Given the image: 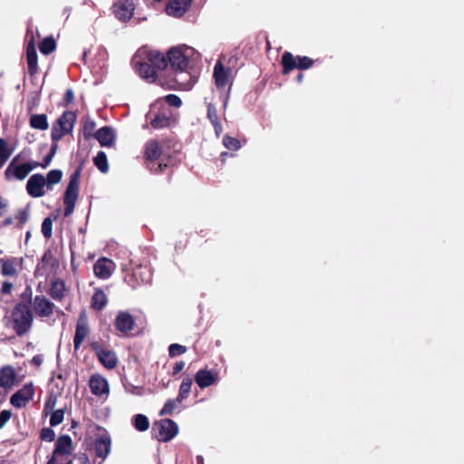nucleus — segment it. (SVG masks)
Instances as JSON below:
<instances>
[{
    "instance_id": "nucleus-1",
    "label": "nucleus",
    "mask_w": 464,
    "mask_h": 464,
    "mask_svg": "<svg viewBox=\"0 0 464 464\" xmlns=\"http://www.w3.org/2000/svg\"><path fill=\"white\" fill-rule=\"evenodd\" d=\"M33 313L27 304L17 303L11 314L12 328L18 336L28 333L33 324Z\"/></svg>"
},
{
    "instance_id": "nucleus-2",
    "label": "nucleus",
    "mask_w": 464,
    "mask_h": 464,
    "mask_svg": "<svg viewBox=\"0 0 464 464\" xmlns=\"http://www.w3.org/2000/svg\"><path fill=\"white\" fill-rule=\"evenodd\" d=\"M81 173L82 167L79 166L70 176V179L63 196V216L65 218L71 216L74 210L75 204L79 197Z\"/></svg>"
},
{
    "instance_id": "nucleus-3",
    "label": "nucleus",
    "mask_w": 464,
    "mask_h": 464,
    "mask_svg": "<svg viewBox=\"0 0 464 464\" xmlns=\"http://www.w3.org/2000/svg\"><path fill=\"white\" fill-rule=\"evenodd\" d=\"M193 48L187 45L172 47L168 52V66L175 72H183L188 65V57Z\"/></svg>"
},
{
    "instance_id": "nucleus-4",
    "label": "nucleus",
    "mask_w": 464,
    "mask_h": 464,
    "mask_svg": "<svg viewBox=\"0 0 464 464\" xmlns=\"http://www.w3.org/2000/svg\"><path fill=\"white\" fill-rule=\"evenodd\" d=\"M76 114L73 111H64L53 123L51 132L52 140L58 142L63 136L72 131L76 122Z\"/></svg>"
},
{
    "instance_id": "nucleus-5",
    "label": "nucleus",
    "mask_w": 464,
    "mask_h": 464,
    "mask_svg": "<svg viewBox=\"0 0 464 464\" xmlns=\"http://www.w3.org/2000/svg\"><path fill=\"white\" fill-rule=\"evenodd\" d=\"M179 432L178 424L171 419L155 421L151 429V437L161 442L171 440Z\"/></svg>"
},
{
    "instance_id": "nucleus-6",
    "label": "nucleus",
    "mask_w": 464,
    "mask_h": 464,
    "mask_svg": "<svg viewBox=\"0 0 464 464\" xmlns=\"http://www.w3.org/2000/svg\"><path fill=\"white\" fill-rule=\"evenodd\" d=\"M314 63V61L308 56H294L292 53L285 51L281 58L282 73L286 75L295 69L306 70L311 68Z\"/></svg>"
},
{
    "instance_id": "nucleus-7",
    "label": "nucleus",
    "mask_w": 464,
    "mask_h": 464,
    "mask_svg": "<svg viewBox=\"0 0 464 464\" xmlns=\"http://www.w3.org/2000/svg\"><path fill=\"white\" fill-rule=\"evenodd\" d=\"M231 72V68H226L221 62H218L214 66L213 77L215 80L216 87L219 91H224L226 86L229 84L227 93L226 95L224 102V107H226L227 104L228 95L232 85V83H229V76Z\"/></svg>"
},
{
    "instance_id": "nucleus-8",
    "label": "nucleus",
    "mask_w": 464,
    "mask_h": 464,
    "mask_svg": "<svg viewBox=\"0 0 464 464\" xmlns=\"http://www.w3.org/2000/svg\"><path fill=\"white\" fill-rule=\"evenodd\" d=\"M92 350L96 353V356L105 368L109 370L114 369L118 364V357L114 351L104 348L98 342L91 343Z\"/></svg>"
},
{
    "instance_id": "nucleus-9",
    "label": "nucleus",
    "mask_w": 464,
    "mask_h": 464,
    "mask_svg": "<svg viewBox=\"0 0 464 464\" xmlns=\"http://www.w3.org/2000/svg\"><path fill=\"white\" fill-rule=\"evenodd\" d=\"M152 273L148 266L139 265L135 266L130 274L125 276V281L132 287L136 288L141 284H148L151 281Z\"/></svg>"
},
{
    "instance_id": "nucleus-10",
    "label": "nucleus",
    "mask_w": 464,
    "mask_h": 464,
    "mask_svg": "<svg viewBox=\"0 0 464 464\" xmlns=\"http://www.w3.org/2000/svg\"><path fill=\"white\" fill-rule=\"evenodd\" d=\"M91 329L86 312L83 310L80 313L75 327V334L73 336V349L78 351L82 344L85 338L90 334Z\"/></svg>"
},
{
    "instance_id": "nucleus-11",
    "label": "nucleus",
    "mask_w": 464,
    "mask_h": 464,
    "mask_svg": "<svg viewBox=\"0 0 464 464\" xmlns=\"http://www.w3.org/2000/svg\"><path fill=\"white\" fill-rule=\"evenodd\" d=\"M19 157V155L14 157L5 169L4 173L5 180H24L29 175V167H26L24 162L17 163Z\"/></svg>"
},
{
    "instance_id": "nucleus-12",
    "label": "nucleus",
    "mask_w": 464,
    "mask_h": 464,
    "mask_svg": "<svg viewBox=\"0 0 464 464\" xmlns=\"http://www.w3.org/2000/svg\"><path fill=\"white\" fill-rule=\"evenodd\" d=\"M31 302L33 309L38 317L48 318L53 314L55 304L44 295H35Z\"/></svg>"
},
{
    "instance_id": "nucleus-13",
    "label": "nucleus",
    "mask_w": 464,
    "mask_h": 464,
    "mask_svg": "<svg viewBox=\"0 0 464 464\" xmlns=\"http://www.w3.org/2000/svg\"><path fill=\"white\" fill-rule=\"evenodd\" d=\"M34 395V387L32 382L26 383L22 389L14 392L10 398V403L17 409L26 406L33 400Z\"/></svg>"
},
{
    "instance_id": "nucleus-14",
    "label": "nucleus",
    "mask_w": 464,
    "mask_h": 464,
    "mask_svg": "<svg viewBox=\"0 0 464 464\" xmlns=\"http://www.w3.org/2000/svg\"><path fill=\"white\" fill-rule=\"evenodd\" d=\"M147 118L150 119V126L155 130L167 128L170 125L172 120V112L168 108H163L158 112L150 111Z\"/></svg>"
},
{
    "instance_id": "nucleus-15",
    "label": "nucleus",
    "mask_w": 464,
    "mask_h": 464,
    "mask_svg": "<svg viewBox=\"0 0 464 464\" xmlns=\"http://www.w3.org/2000/svg\"><path fill=\"white\" fill-rule=\"evenodd\" d=\"M31 34L30 39L26 45V62L28 66V73L30 76H34L38 72V56L35 47V39L34 34L27 31V35Z\"/></svg>"
},
{
    "instance_id": "nucleus-16",
    "label": "nucleus",
    "mask_w": 464,
    "mask_h": 464,
    "mask_svg": "<svg viewBox=\"0 0 464 464\" xmlns=\"http://www.w3.org/2000/svg\"><path fill=\"white\" fill-rule=\"evenodd\" d=\"M114 326L116 330L121 334V335L128 336L130 333L134 329L135 319L129 312L121 311L116 315Z\"/></svg>"
},
{
    "instance_id": "nucleus-17",
    "label": "nucleus",
    "mask_w": 464,
    "mask_h": 464,
    "mask_svg": "<svg viewBox=\"0 0 464 464\" xmlns=\"http://www.w3.org/2000/svg\"><path fill=\"white\" fill-rule=\"evenodd\" d=\"M46 180L43 174L32 175L26 183V191L32 198H41L45 194Z\"/></svg>"
},
{
    "instance_id": "nucleus-18",
    "label": "nucleus",
    "mask_w": 464,
    "mask_h": 464,
    "mask_svg": "<svg viewBox=\"0 0 464 464\" xmlns=\"http://www.w3.org/2000/svg\"><path fill=\"white\" fill-rule=\"evenodd\" d=\"M89 387L92 394L102 396L109 394L110 387L107 380L101 374H92L89 379Z\"/></svg>"
},
{
    "instance_id": "nucleus-19",
    "label": "nucleus",
    "mask_w": 464,
    "mask_h": 464,
    "mask_svg": "<svg viewBox=\"0 0 464 464\" xmlns=\"http://www.w3.org/2000/svg\"><path fill=\"white\" fill-rule=\"evenodd\" d=\"M114 268L115 264L112 260L106 257H101L93 266V273L98 278L107 279L111 276Z\"/></svg>"
},
{
    "instance_id": "nucleus-20",
    "label": "nucleus",
    "mask_w": 464,
    "mask_h": 464,
    "mask_svg": "<svg viewBox=\"0 0 464 464\" xmlns=\"http://www.w3.org/2000/svg\"><path fill=\"white\" fill-rule=\"evenodd\" d=\"M134 68L136 72L144 80L149 82H154L157 79V71L148 60L142 62H134Z\"/></svg>"
},
{
    "instance_id": "nucleus-21",
    "label": "nucleus",
    "mask_w": 464,
    "mask_h": 464,
    "mask_svg": "<svg viewBox=\"0 0 464 464\" xmlns=\"http://www.w3.org/2000/svg\"><path fill=\"white\" fill-rule=\"evenodd\" d=\"M192 0H169L166 12L174 17H181L190 7Z\"/></svg>"
},
{
    "instance_id": "nucleus-22",
    "label": "nucleus",
    "mask_w": 464,
    "mask_h": 464,
    "mask_svg": "<svg viewBox=\"0 0 464 464\" xmlns=\"http://www.w3.org/2000/svg\"><path fill=\"white\" fill-rule=\"evenodd\" d=\"M73 450L74 448L72 438L65 434L57 438L53 453L55 455H72Z\"/></svg>"
},
{
    "instance_id": "nucleus-23",
    "label": "nucleus",
    "mask_w": 464,
    "mask_h": 464,
    "mask_svg": "<svg viewBox=\"0 0 464 464\" xmlns=\"http://www.w3.org/2000/svg\"><path fill=\"white\" fill-rule=\"evenodd\" d=\"M218 381V372L207 369H200L195 375V382L200 389L208 388Z\"/></svg>"
},
{
    "instance_id": "nucleus-24",
    "label": "nucleus",
    "mask_w": 464,
    "mask_h": 464,
    "mask_svg": "<svg viewBox=\"0 0 464 464\" xmlns=\"http://www.w3.org/2000/svg\"><path fill=\"white\" fill-rule=\"evenodd\" d=\"M133 4L130 0L116 3L113 5V12L115 16L122 21H129L133 15Z\"/></svg>"
},
{
    "instance_id": "nucleus-25",
    "label": "nucleus",
    "mask_w": 464,
    "mask_h": 464,
    "mask_svg": "<svg viewBox=\"0 0 464 464\" xmlns=\"http://www.w3.org/2000/svg\"><path fill=\"white\" fill-rule=\"evenodd\" d=\"M94 138L102 147H111L115 142V133L111 127L104 126L94 133Z\"/></svg>"
},
{
    "instance_id": "nucleus-26",
    "label": "nucleus",
    "mask_w": 464,
    "mask_h": 464,
    "mask_svg": "<svg viewBox=\"0 0 464 464\" xmlns=\"http://www.w3.org/2000/svg\"><path fill=\"white\" fill-rule=\"evenodd\" d=\"M111 438L108 435H101L95 440L94 450L97 457L105 459L111 451Z\"/></svg>"
},
{
    "instance_id": "nucleus-27",
    "label": "nucleus",
    "mask_w": 464,
    "mask_h": 464,
    "mask_svg": "<svg viewBox=\"0 0 464 464\" xmlns=\"http://www.w3.org/2000/svg\"><path fill=\"white\" fill-rule=\"evenodd\" d=\"M162 154L160 142L157 140H150L145 144L144 157L150 161L158 160Z\"/></svg>"
},
{
    "instance_id": "nucleus-28",
    "label": "nucleus",
    "mask_w": 464,
    "mask_h": 464,
    "mask_svg": "<svg viewBox=\"0 0 464 464\" xmlns=\"http://www.w3.org/2000/svg\"><path fill=\"white\" fill-rule=\"evenodd\" d=\"M65 283L61 278L52 280L48 295L55 301H62L65 296Z\"/></svg>"
},
{
    "instance_id": "nucleus-29",
    "label": "nucleus",
    "mask_w": 464,
    "mask_h": 464,
    "mask_svg": "<svg viewBox=\"0 0 464 464\" xmlns=\"http://www.w3.org/2000/svg\"><path fill=\"white\" fill-rule=\"evenodd\" d=\"M146 60L157 70H165L168 67V55L165 56L159 51H149Z\"/></svg>"
},
{
    "instance_id": "nucleus-30",
    "label": "nucleus",
    "mask_w": 464,
    "mask_h": 464,
    "mask_svg": "<svg viewBox=\"0 0 464 464\" xmlns=\"http://www.w3.org/2000/svg\"><path fill=\"white\" fill-rule=\"evenodd\" d=\"M15 372L11 365H5L0 368V387L10 389L15 381Z\"/></svg>"
},
{
    "instance_id": "nucleus-31",
    "label": "nucleus",
    "mask_w": 464,
    "mask_h": 464,
    "mask_svg": "<svg viewBox=\"0 0 464 464\" xmlns=\"http://www.w3.org/2000/svg\"><path fill=\"white\" fill-rule=\"evenodd\" d=\"M207 116L214 127L216 135L218 137L223 131V128L218 114V110L216 106L211 102H209L207 106Z\"/></svg>"
},
{
    "instance_id": "nucleus-32",
    "label": "nucleus",
    "mask_w": 464,
    "mask_h": 464,
    "mask_svg": "<svg viewBox=\"0 0 464 464\" xmlns=\"http://www.w3.org/2000/svg\"><path fill=\"white\" fill-rule=\"evenodd\" d=\"M1 273L3 276H17V259L15 257L11 258H0Z\"/></svg>"
},
{
    "instance_id": "nucleus-33",
    "label": "nucleus",
    "mask_w": 464,
    "mask_h": 464,
    "mask_svg": "<svg viewBox=\"0 0 464 464\" xmlns=\"http://www.w3.org/2000/svg\"><path fill=\"white\" fill-rule=\"evenodd\" d=\"M59 262L57 258L53 256L51 249H47L41 258V264L38 265L37 269H44L49 267L51 270H54L58 267Z\"/></svg>"
},
{
    "instance_id": "nucleus-34",
    "label": "nucleus",
    "mask_w": 464,
    "mask_h": 464,
    "mask_svg": "<svg viewBox=\"0 0 464 464\" xmlns=\"http://www.w3.org/2000/svg\"><path fill=\"white\" fill-rule=\"evenodd\" d=\"M107 296L102 289H96L91 300V306L92 309L101 311L107 304Z\"/></svg>"
},
{
    "instance_id": "nucleus-35",
    "label": "nucleus",
    "mask_w": 464,
    "mask_h": 464,
    "mask_svg": "<svg viewBox=\"0 0 464 464\" xmlns=\"http://www.w3.org/2000/svg\"><path fill=\"white\" fill-rule=\"evenodd\" d=\"M193 385V379L190 376H186L183 378L181 384L179 389L178 401H183L186 400L191 392V387Z\"/></svg>"
},
{
    "instance_id": "nucleus-36",
    "label": "nucleus",
    "mask_w": 464,
    "mask_h": 464,
    "mask_svg": "<svg viewBox=\"0 0 464 464\" xmlns=\"http://www.w3.org/2000/svg\"><path fill=\"white\" fill-rule=\"evenodd\" d=\"M56 46V41L53 36H47L39 43V50L44 55H49L54 52Z\"/></svg>"
},
{
    "instance_id": "nucleus-37",
    "label": "nucleus",
    "mask_w": 464,
    "mask_h": 464,
    "mask_svg": "<svg viewBox=\"0 0 464 464\" xmlns=\"http://www.w3.org/2000/svg\"><path fill=\"white\" fill-rule=\"evenodd\" d=\"M30 126L33 129L45 130L49 124L45 114H34L30 118Z\"/></svg>"
},
{
    "instance_id": "nucleus-38",
    "label": "nucleus",
    "mask_w": 464,
    "mask_h": 464,
    "mask_svg": "<svg viewBox=\"0 0 464 464\" xmlns=\"http://www.w3.org/2000/svg\"><path fill=\"white\" fill-rule=\"evenodd\" d=\"M13 152L14 148L9 146L4 138H0V169L4 167Z\"/></svg>"
},
{
    "instance_id": "nucleus-39",
    "label": "nucleus",
    "mask_w": 464,
    "mask_h": 464,
    "mask_svg": "<svg viewBox=\"0 0 464 464\" xmlns=\"http://www.w3.org/2000/svg\"><path fill=\"white\" fill-rule=\"evenodd\" d=\"M44 178L46 180V188L48 190H51L54 185L61 182L63 178V171L61 169H52Z\"/></svg>"
},
{
    "instance_id": "nucleus-40",
    "label": "nucleus",
    "mask_w": 464,
    "mask_h": 464,
    "mask_svg": "<svg viewBox=\"0 0 464 464\" xmlns=\"http://www.w3.org/2000/svg\"><path fill=\"white\" fill-rule=\"evenodd\" d=\"M93 163L102 173L108 172L109 165L107 155L104 151L101 150L97 153V155L93 158Z\"/></svg>"
},
{
    "instance_id": "nucleus-41",
    "label": "nucleus",
    "mask_w": 464,
    "mask_h": 464,
    "mask_svg": "<svg viewBox=\"0 0 464 464\" xmlns=\"http://www.w3.org/2000/svg\"><path fill=\"white\" fill-rule=\"evenodd\" d=\"M132 423L139 431H146L150 428L149 419L144 414H136L133 417Z\"/></svg>"
},
{
    "instance_id": "nucleus-42",
    "label": "nucleus",
    "mask_w": 464,
    "mask_h": 464,
    "mask_svg": "<svg viewBox=\"0 0 464 464\" xmlns=\"http://www.w3.org/2000/svg\"><path fill=\"white\" fill-rule=\"evenodd\" d=\"M182 401H178V397L176 399H169L168 400L163 408L160 411V415H171L174 411L177 409L179 404H181Z\"/></svg>"
},
{
    "instance_id": "nucleus-43",
    "label": "nucleus",
    "mask_w": 464,
    "mask_h": 464,
    "mask_svg": "<svg viewBox=\"0 0 464 464\" xmlns=\"http://www.w3.org/2000/svg\"><path fill=\"white\" fill-rule=\"evenodd\" d=\"M72 455H55L52 453L46 464H73Z\"/></svg>"
},
{
    "instance_id": "nucleus-44",
    "label": "nucleus",
    "mask_w": 464,
    "mask_h": 464,
    "mask_svg": "<svg viewBox=\"0 0 464 464\" xmlns=\"http://www.w3.org/2000/svg\"><path fill=\"white\" fill-rule=\"evenodd\" d=\"M96 128V123L94 121L86 118L83 121V136L85 140H89L92 137H94V130Z\"/></svg>"
},
{
    "instance_id": "nucleus-45",
    "label": "nucleus",
    "mask_w": 464,
    "mask_h": 464,
    "mask_svg": "<svg viewBox=\"0 0 464 464\" xmlns=\"http://www.w3.org/2000/svg\"><path fill=\"white\" fill-rule=\"evenodd\" d=\"M224 146L231 150H237L241 147V143L239 140L237 138H233L229 135H225L223 138Z\"/></svg>"
},
{
    "instance_id": "nucleus-46",
    "label": "nucleus",
    "mask_w": 464,
    "mask_h": 464,
    "mask_svg": "<svg viewBox=\"0 0 464 464\" xmlns=\"http://www.w3.org/2000/svg\"><path fill=\"white\" fill-rule=\"evenodd\" d=\"M64 419V410L59 409L51 413L50 417V425L52 427L57 426L63 421Z\"/></svg>"
},
{
    "instance_id": "nucleus-47",
    "label": "nucleus",
    "mask_w": 464,
    "mask_h": 464,
    "mask_svg": "<svg viewBox=\"0 0 464 464\" xmlns=\"http://www.w3.org/2000/svg\"><path fill=\"white\" fill-rule=\"evenodd\" d=\"M15 218L18 221L16 227L22 228L29 219V210L27 208L18 209L15 214Z\"/></svg>"
},
{
    "instance_id": "nucleus-48",
    "label": "nucleus",
    "mask_w": 464,
    "mask_h": 464,
    "mask_svg": "<svg viewBox=\"0 0 464 464\" xmlns=\"http://www.w3.org/2000/svg\"><path fill=\"white\" fill-rule=\"evenodd\" d=\"M42 233L46 239L51 238L53 235V220L51 218H45L42 223Z\"/></svg>"
},
{
    "instance_id": "nucleus-49",
    "label": "nucleus",
    "mask_w": 464,
    "mask_h": 464,
    "mask_svg": "<svg viewBox=\"0 0 464 464\" xmlns=\"http://www.w3.org/2000/svg\"><path fill=\"white\" fill-rule=\"evenodd\" d=\"M187 352V347L179 343H172L169 346V355L173 358Z\"/></svg>"
},
{
    "instance_id": "nucleus-50",
    "label": "nucleus",
    "mask_w": 464,
    "mask_h": 464,
    "mask_svg": "<svg viewBox=\"0 0 464 464\" xmlns=\"http://www.w3.org/2000/svg\"><path fill=\"white\" fill-rule=\"evenodd\" d=\"M56 402H57V398L55 395L53 394H51L45 403H44V413L45 415H48L50 413H52L53 411H54V408H55V405H56Z\"/></svg>"
},
{
    "instance_id": "nucleus-51",
    "label": "nucleus",
    "mask_w": 464,
    "mask_h": 464,
    "mask_svg": "<svg viewBox=\"0 0 464 464\" xmlns=\"http://www.w3.org/2000/svg\"><path fill=\"white\" fill-rule=\"evenodd\" d=\"M40 439L51 442L55 439V432L52 428H43L40 431Z\"/></svg>"
},
{
    "instance_id": "nucleus-52",
    "label": "nucleus",
    "mask_w": 464,
    "mask_h": 464,
    "mask_svg": "<svg viewBox=\"0 0 464 464\" xmlns=\"http://www.w3.org/2000/svg\"><path fill=\"white\" fill-rule=\"evenodd\" d=\"M165 102L172 107L179 108L182 104L181 99L176 94H168L164 97Z\"/></svg>"
},
{
    "instance_id": "nucleus-53",
    "label": "nucleus",
    "mask_w": 464,
    "mask_h": 464,
    "mask_svg": "<svg viewBox=\"0 0 464 464\" xmlns=\"http://www.w3.org/2000/svg\"><path fill=\"white\" fill-rule=\"evenodd\" d=\"M12 413L10 411L3 410L0 412V429H2L5 423L10 420Z\"/></svg>"
},
{
    "instance_id": "nucleus-54",
    "label": "nucleus",
    "mask_w": 464,
    "mask_h": 464,
    "mask_svg": "<svg viewBox=\"0 0 464 464\" xmlns=\"http://www.w3.org/2000/svg\"><path fill=\"white\" fill-rule=\"evenodd\" d=\"M73 100H74V93H73L72 90L67 89L64 93V96H63V101H64L65 105L72 103L73 102Z\"/></svg>"
},
{
    "instance_id": "nucleus-55",
    "label": "nucleus",
    "mask_w": 464,
    "mask_h": 464,
    "mask_svg": "<svg viewBox=\"0 0 464 464\" xmlns=\"http://www.w3.org/2000/svg\"><path fill=\"white\" fill-rule=\"evenodd\" d=\"M185 367V362L183 361H179V362H176L174 366H173V369H172V376H175L177 374H179Z\"/></svg>"
},
{
    "instance_id": "nucleus-56",
    "label": "nucleus",
    "mask_w": 464,
    "mask_h": 464,
    "mask_svg": "<svg viewBox=\"0 0 464 464\" xmlns=\"http://www.w3.org/2000/svg\"><path fill=\"white\" fill-rule=\"evenodd\" d=\"M12 290H13V284L8 281H5L1 287V294H3V295L11 294Z\"/></svg>"
},
{
    "instance_id": "nucleus-57",
    "label": "nucleus",
    "mask_w": 464,
    "mask_h": 464,
    "mask_svg": "<svg viewBox=\"0 0 464 464\" xmlns=\"http://www.w3.org/2000/svg\"><path fill=\"white\" fill-rule=\"evenodd\" d=\"M8 207V202L5 198L0 196V218L4 216L6 208Z\"/></svg>"
},
{
    "instance_id": "nucleus-58",
    "label": "nucleus",
    "mask_w": 464,
    "mask_h": 464,
    "mask_svg": "<svg viewBox=\"0 0 464 464\" xmlns=\"http://www.w3.org/2000/svg\"><path fill=\"white\" fill-rule=\"evenodd\" d=\"M53 159V157L51 154H49V153H48V154L44 158L43 161L41 162V167H42L43 169L47 168V167L50 165V163L52 162Z\"/></svg>"
},
{
    "instance_id": "nucleus-59",
    "label": "nucleus",
    "mask_w": 464,
    "mask_h": 464,
    "mask_svg": "<svg viewBox=\"0 0 464 464\" xmlns=\"http://www.w3.org/2000/svg\"><path fill=\"white\" fill-rule=\"evenodd\" d=\"M31 363L34 364L36 367H39L43 363V357L40 354L34 355L32 360Z\"/></svg>"
},
{
    "instance_id": "nucleus-60",
    "label": "nucleus",
    "mask_w": 464,
    "mask_h": 464,
    "mask_svg": "<svg viewBox=\"0 0 464 464\" xmlns=\"http://www.w3.org/2000/svg\"><path fill=\"white\" fill-rule=\"evenodd\" d=\"M26 167H29L28 172L30 173L32 170L36 169L37 167H41V162L38 161H27L24 162Z\"/></svg>"
},
{
    "instance_id": "nucleus-61",
    "label": "nucleus",
    "mask_w": 464,
    "mask_h": 464,
    "mask_svg": "<svg viewBox=\"0 0 464 464\" xmlns=\"http://www.w3.org/2000/svg\"><path fill=\"white\" fill-rule=\"evenodd\" d=\"M57 150H58V142L53 141V144L51 146L50 151L48 153L51 154L53 157H54V155L56 154Z\"/></svg>"
},
{
    "instance_id": "nucleus-62",
    "label": "nucleus",
    "mask_w": 464,
    "mask_h": 464,
    "mask_svg": "<svg viewBox=\"0 0 464 464\" xmlns=\"http://www.w3.org/2000/svg\"><path fill=\"white\" fill-rule=\"evenodd\" d=\"M57 150H58V142L53 141V144L51 146L50 151L48 153L51 154L53 157H54V155L56 154Z\"/></svg>"
},
{
    "instance_id": "nucleus-63",
    "label": "nucleus",
    "mask_w": 464,
    "mask_h": 464,
    "mask_svg": "<svg viewBox=\"0 0 464 464\" xmlns=\"http://www.w3.org/2000/svg\"><path fill=\"white\" fill-rule=\"evenodd\" d=\"M14 222V219L12 217H8L6 218H5L2 222V227H9L13 224Z\"/></svg>"
},
{
    "instance_id": "nucleus-64",
    "label": "nucleus",
    "mask_w": 464,
    "mask_h": 464,
    "mask_svg": "<svg viewBox=\"0 0 464 464\" xmlns=\"http://www.w3.org/2000/svg\"><path fill=\"white\" fill-rule=\"evenodd\" d=\"M232 154L227 152V151H224L220 154L219 158H220V160L222 163H225L227 160V158L231 157Z\"/></svg>"
}]
</instances>
